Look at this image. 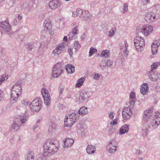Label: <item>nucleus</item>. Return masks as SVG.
Returning <instances> with one entry per match:
<instances>
[{"mask_svg":"<svg viewBox=\"0 0 160 160\" xmlns=\"http://www.w3.org/2000/svg\"><path fill=\"white\" fill-rule=\"evenodd\" d=\"M8 79V77L6 75L3 74L2 76H0V85L2 84V83L3 81L7 80Z\"/></svg>","mask_w":160,"mask_h":160,"instance_id":"58836bf2","label":"nucleus"},{"mask_svg":"<svg viewBox=\"0 0 160 160\" xmlns=\"http://www.w3.org/2000/svg\"><path fill=\"white\" fill-rule=\"evenodd\" d=\"M43 25L44 28L48 31H50L52 27L51 22L49 20H45L43 23Z\"/></svg>","mask_w":160,"mask_h":160,"instance_id":"bb28decb","label":"nucleus"},{"mask_svg":"<svg viewBox=\"0 0 160 160\" xmlns=\"http://www.w3.org/2000/svg\"><path fill=\"white\" fill-rule=\"evenodd\" d=\"M79 116L75 113H72L69 116V118L67 117L65 118L64 122V125L68 127H71L75 121L79 118Z\"/></svg>","mask_w":160,"mask_h":160,"instance_id":"20e7f679","label":"nucleus"},{"mask_svg":"<svg viewBox=\"0 0 160 160\" xmlns=\"http://www.w3.org/2000/svg\"><path fill=\"white\" fill-rule=\"evenodd\" d=\"M41 103L39 98H35L32 101L31 104L36 106H41Z\"/></svg>","mask_w":160,"mask_h":160,"instance_id":"f704fd0d","label":"nucleus"},{"mask_svg":"<svg viewBox=\"0 0 160 160\" xmlns=\"http://www.w3.org/2000/svg\"><path fill=\"white\" fill-rule=\"evenodd\" d=\"M100 75L101 74H99L95 73L94 75L93 78L94 79L98 80L99 79Z\"/></svg>","mask_w":160,"mask_h":160,"instance_id":"864d4df0","label":"nucleus"},{"mask_svg":"<svg viewBox=\"0 0 160 160\" xmlns=\"http://www.w3.org/2000/svg\"><path fill=\"white\" fill-rule=\"evenodd\" d=\"M59 143L57 141L49 140L43 145L44 150L48 153L53 154L56 152L59 148Z\"/></svg>","mask_w":160,"mask_h":160,"instance_id":"f03ea898","label":"nucleus"},{"mask_svg":"<svg viewBox=\"0 0 160 160\" xmlns=\"http://www.w3.org/2000/svg\"><path fill=\"white\" fill-rule=\"evenodd\" d=\"M149 89L147 83H144L140 88L141 93L143 95L147 94Z\"/></svg>","mask_w":160,"mask_h":160,"instance_id":"f3484780","label":"nucleus"},{"mask_svg":"<svg viewBox=\"0 0 160 160\" xmlns=\"http://www.w3.org/2000/svg\"><path fill=\"white\" fill-rule=\"evenodd\" d=\"M30 107L32 110L36 112H38L41 109V106H36L30 104Z\"/></svg>","mask_w":160,"mask_h":160,"instance_id":"c756f323","label":"nucleus"},{"mask_svg":"<svg viewBox=\"0 0 160 160\" xmlns=\"http://www.w3.org/2000/svg\"><path fill=\"white\" fill-rule=\"evenodd\" d=\"M85 79V78L82 77L78 80L76 85V87L77 88L80 87L82 85Z\"/></svg>","mask_w":160,"mask_h":160,"instance_id":"7c9ffc66","label":"nucleus"},{"mask_svg":"<svg viewBox=\"0 0 160 160\" xmlns=\"http://www.w3.org/2000/svg\"><path fill=\"white\" fill-rule=\"evenodd\" d=\"M136 100L135 93L134 92H131L129 95V107L131 108H133Z\"/></svg>","mask_w":160,"mask_h":160,"instance_id":"4468645a","label":"nucleus"},{"mask_svg":"<svg viewBox=\"0 0 160 160\" xmlns=\"http://www.w3.org/2000/svg\"><path fill=\"white\" fill-rule=\"evenodd\" d=\"M53 131H54V130H53V129L52 128V127H51L50 126H49L48 129V131L50 133H51V132H53Z\"/></svg>","mask_w":160,"mask_h":160,"instance_id":"338daca9","label":"nucleus"},{"mask_svg":"<svg viewBox=\"0 0 160 160\" xmlns=\"http://www.w3.org/2000/svg\"><path fill=\"white\" fill-rule=\"evenodd\" d=\"M150 0H141L142 3L143 5H146L147 3H149Z\"/></svg>","mask_w":160,"mask_h":160,"instance_id":"6e6d98bb","label":"nucleus"},{"mask_svg":"<svg viewBox=\"0 0 160 160\" xmlns=\"http://www.w3.org/2000/svg\"><path fill=\"white\" fill-rule=\"evenodd\" d=\"M113 62L112 60H111L110 59H108L107 60L106 64L107 66L108 67H111L112 65Z\"/></svg>","mask_w":160,"mask_h":160,"instance_id":"49530a36","label":"nucleus"},{"mask_svg":"<svg viewBox=\"0 0 160 160\" xmlns=\"http://www.w3.org/2000/svg\"><path fill=\"white\" fill-rule=\"evenodd\" d=\"M97 50L96 49L92 47L91 48L89 51V57H90L91 56L95 53L97 52Z\"/></svg>","mask_w":160,"mask_h":160,"instance_id":"4c0bfd02","label":"nucleus"},{"mask_svg":"<svg viewBox=\"0 0 160 160\" xmlns=\"http://www.w3.org/2000/svg\"><path fill=\"white\" fill-rule=\"evenodd\" d=\"M144 18L146 21L148 22H150L153 21H155L156 20L155 15L151 13H146L145 15Z\"/></svg>","mask_w":160,"mask_h":160,"instance_id":"2eb2a0df","label":"nucleus"},{"mask_svg":"<svg viewBox=\"0 0 160 160\" xmlns=\"http://www.w3.org/2000/svg\"><path fill=\"white\" fill-rule=\"evenodd\" d=\"M160 65V62H157L153 63L151 66V70H154Z\"/></svg>","mask_w":160,"mask_h":160,"instance_id":"c9c22d12","label":"nucleus"},{"mask_svg":"<svg viewBox=\"0 0 160 160\" xmlns=\"http://www.w3.org/2000/svg\"><path fill=\"white\" fill-rule=\"evenodd\" d=\"M148 76L149 79L152 81L160 80V74L154 70H151L149 71L148 73Z\"/></svg>","mask_w":160,"mask_h":160,"instance_id":"9d476101","label":"nucleus"},{"mask_svg":"<svg viewBox=\"0 0 160 160\" xmlns=\"http://www.w3.org/2000/svg\"><path fill=\"white\" fill-rule=\"evenodd\" d=\"M53 129V130H55L57 127L55 123L52 124V125L50 126Z\"/></svg>","mask_w":160,"mask_h":160,"instance_id":"0e129e2a","label":"nucleus"},{"mask_svg":"<svg viewBox=\"0 0 160 160\" xmlns=\"http://www.w3.org/2000/svg\"><path fill=\"white\" fill-rule=\"evenodd\" d=\"M13 22L15 24H17L19 22V21H18L17 19H15L13 20Z\"/></svg>","mask_w":160,"mask_h":160,"instance_id":"774afa93","label":"nucleus"},{"mask_svg":"<svg viewBox=\"0 0 160 160\" xmlns=\"http://www.w3.org/2000/svg\"><path fill=\"white\" fill-rule=\"evenodd\" d=\"M152 45H154L155 47H158V46L160 45V40H157L154 41Z\"/></svg>","mask_w":160,"mask_h":160,"instance_id":"c03bdc74","label":"nucleus"},{"mask_svg":"<svg viewBox=\"0 0 160 160\" xmlns=\"http://www.w3.org/2000/svg\"><path fill=\"white\" fill-rule=\"evenodd\" d=\"M110 54V52L108 50H105L102 51L99 56L105 58H108Z\"/></svg>","mask_w":160,"mask_h":160,"instance_id":"c85d7f7f","label":"nucleus"},{"mask_svg":"<svg viewBox=\"0 0 160 160\" xmlns=\"http://www.w3.org/2000/svg\"><path fill=\"white\" fill-rule=\"evenodd\" d=\"M61 4V2L59 0H52L49 3V7L52 9H55L60 7Z\"/></svg>","mask_w":160,"mask_h":160,"instance_id":"ddd939ff","label":"nucleus"},{"mask_svg":"<svg viewBox=\"0 0 160 160\" xmlns=\"http://www.w3.org/2000/svg\"><path fill=\"white\" fill-rule=\"evenodd\" d=\"M28 117L25 114L20 115L18 116V117L17 118L20 119L19 122L21 124H24L27 121Z\"/></svg>","mask_w":160,"mask_h":160,"instance_id":"412c9836","label":"nucleus"},{"mask_svg":"<svg viewBox=\"0 0 160 160\" xmlns=\"http://www.w3.org/2000/svg\"><path fill=\"white\" fill-rule=\"evenodd\" d=\"M72 16L74 17H76L78 16L77 12V11H74L72 12Z\"/></svg>","mask_w":160,"mask_h":160,"instance_id":"680f3d73","label":"nucleus"},{"mask_svg":"<svg viewBox=\"0 0 160 160\" xmlns=\"http://www.w3.org/2000/svg\"><path fill=\"white\" fill-rule=\"evenodd\" d=\"M63 68L60 63L56 64L53 68L52 75L54 78L59 77L63 72Z\"/></svg>","mask_w":160,"mask_h":160,"instance_id":"423d86ee","label":"nucleus"},{"mask_svg":"<svg viewBox=\"0 0 160 160\" xmlns=\"http://www.w3.org/2000/svg\"><path fill=\"white\" fill-rule=\"evenodd\" d=\"M68 51L70 56L72 57L73 55L72 48L71 47L69 48L68 49Z\"/></svg>","mask_w":160,"mask_h":160,"instance_id":"5fc2aeb1","label":"nucleus"},{"mask_svg":"<svg viewBox=\"0 0 160 160\" xmlns=\"http://www.w3.org/2000/svg\"><path fill=\"white\" fill-rule=\"evenodd\" d=\"M86 17L85 18H83L84 20H87L88 21L89 19H90V18H91V16L90 15V14L89 13L88 14V15L86 16Z\"/></svg>","mask_w":160,"mask_h":160,"instance_id":"13d9d810","label":"nucleus"},{"mask_svg":"<svg viewBox=\"0 0 160 160\" xmlns=\"http://www.w3.org/2000/svg\"><path fill=\"white\" fill-rule=\"evenodd\" d=\"M25 47L29 51H31L33 49L32 45L30 43H27L25 44Z\"/></svg>","mask_w":160,"mask_h":160,"instance_id":"ea45409f","label":"nucleus"},{"mask_svg":"<svg viewBox=\"0 0 160 160\" xmlns=\"http://www.w3.org/2000/svg\"><path fill=\"white\" fill-rule=\"evenodd\" d=\"M86 149L87 153L89 154H92L95 152L96 148L93 145H89L87 146Z\"/></svg>","mask_w":160,"mask_h":160,"instance_id":"393cba45","label":"nucleus"},{"mask_svg":"<svg viewBox=\"0 0 160 160\" xmlns=\"http://www.w3.org/2000/svg\"><path fill=\"white\" fill-rule=\"evenodd\" d=\"M131 107L124 108L122 112V115L123 120L127 121L130 119L131 115H132V112Z\"/></svg>","mask_w":160,"mask_h":160,"instance_id":"0eeeda50","label":"nucleus"},{"mask_svg":"<svg viewBox=\"0 0 160 160\" xmlns=\"http://www.w3.org/2000/svg\"><path fill=\"white\" fill-rule=\"evenodd\" d=\"M76 10L77 12L78 16L81 17L83 12V11L80 8L77 9Z\"/></svg>","mask_w":160,"mask_h":160,"instance_id":"8fccbe9b","label":"nucleus"},{"mask_svg":"<svg viewBox=\"0 0 160 160\" xmlns=\"http://www.w3.org/2000/svg\"><path fill=\"white\" fill-rule=\"evenodd\" d=\"M117 147L115 142L110 141L107 146V150L109 153H113L116 151Z\"/></svg>","mask_w":160,"mask_h":160,"instance_id":"9b49d317","label":"nucleus"},{"mask_svg":"<svg viewBox=\"0 0 160 160\" xmlns=\"http://www.w3.org/2000/svg\"><path fill=\"white\" fill-rule=\"evenodd\" d=\"M89 12L88 11L83 10V12L81 17L82 18L83 20H84L83 18H85L86 17V16H87Z\"/></svg>","mask_w":160,"mask_h":160,"instance_id":"a18cd8bd","label":"nucleus"},{"mask_svg":"<svg viewBox=\"0 0 160 160\" xmlns=\"http://www.w3.org/2000/svg\"><path fill=\"white\" fill-rule=\"evenodd\" d=\"M40 121V119H38L36 123V125L34 126L33 128V129L34 130H35L36 128H38V127L40 126V124L39 123V122Z\"/></svg>","mask_w":160,"mask_h":160,"instance_id":"09e8293b","label":"nucleus"},{"mask_svg":"<svg viewBox=\"0 0 160 160\" xmlns=\"http://www.w3.org/2000/svg\"><path fill=\"white\" fill-rule=\"evenodd\" d=\"M75 35H76L72 32H69L68 35L69 39L70 40L74 39L75 38Z\"/></svg>","mask_w":160,"mask_h":160,"instance_id":"de8ad7c7","label":"nucleus"},{"mask_svg":"<svg viewBox=\"0 0 160 160\" xmlns=\"http://www.w3.org/2000/svg\"><path fill=\"white\" fill-rule=\"evenodd\" d=\"M21 126L19 121L15 120L13 121L12 127L14 130L17 131L19 129Z\"/></svg>","mask_w":160,"mask_h":160,"instance_id":"4be33fe9","label":"nucleus"},{"mask_svg":"<svg viewBox=\"0 0 160 160\" xmlns=\"http://www.w3.org/2000/svg\"><path fill=\"white\" fill-rule=\"evenodd\" d=\"M116 31V28H112L109 32V37L113 36L115 34Z\"/></svg>","mask_w":160,"mask_h":160,"instance_id":"37998d69","label":"nucleus"},{"mask_svg":"<svg viewBox=\"0 0 160 160\" xmlns=\"http://www.w3.org/2000/svg\"><path fill=\"white\" fill-rule=\"evenodd\" d=\"M35 154L33 152L30 151L28 152L26 160H34Z\"/></svg>","mask_w":160,"mask_h":160,"instance_id":"2f4dec72","label":"nucleus"},{"mask_svg":"<svg viewBox=\"0 0 160 160\" xmlns=\"http://www.w3.org/2000/svg\"><path fill=\"white\" fill-rule=\"evenodd\" d=\"M152 51L153 54H154L157 52V51L158 48L155 47L154 45H152L151 46Z\"/></svg>","mask_w":160,"mask_h":160,"instance_id":"a19ab883","label":"nucleus"},{"mask_svg":"<svg viewBox=\"0 0 160 160\" xmlns=\"http://www.w3.org/2000/svg\"><path fill=\"white\" fill-rule=\"evenodd\" d=\"M130 125L128 124H125L122 126L119 130V133L123 134L128 132L129 129Z\"/></svg>","mask_w":160,"mask_h":160,"instance_id":"a211bd4d","label":"nucleus"},{"mask_svg":"<svg viewBox=\"0 0 160 160\" xmlns=\"http://www.w3.org/2000/svg\"><path fill=\"white\" fill-rule=\"evenodd\" d=\"M41 93L43 97L50 96L48 91L45 88H42L41 90Z\"/></svg>","mask_w":160,"mask_h":160,"instance_id":"72a5a7b5","label":"nucleus"},{"mask_svg":"<svg viewBox=\"0 0 160 160\" xmlns=\"http://www.w3.org/2000/svg\"><path fill=\"white\" fill-rule=\"evenodd\" d=\"M88 113L87 108L84 106L81 107L78 110V114L81 116H84Z\"/></svg>","mask_w":160,"mask_h":160,"instance_id":"a878e982","label":"nucleus"},{"mask_svg":"<svg viewBox=\"0 0 160 160\" xmlns=\"http://www.w3.org/2000/svg\"><path fill=\"white\" fill-rule=\"evenodd\" d=\"M30 103V102L24 101L22 102V104L25 106H27Z\"/></svg>","mask_w":160,"mask_h":160,"instance_id":"bf43d9fd","label":"nucleus"},{"mask_svg":"<svg viewBox=\"0 0 160 160\" xmlns=\"http://www.w3.org/2000/svg\"><path fill=\"white\" fill-rule=\"evenodd\" d=\"M72 32L76 35L77 34L78 32V27L76 26L73 28Z\"/></svg>","mask_w":160,"mask_h":160,"instance_id":"3c124183","label":"nucleus"},{"mask_svg":"<svg viewBox=\"0 0 160 160\" xmlns=\"http://www.w3.org/2000/svg\"><path fill=\"white\" fill-rule=\"evenodd\" d=\"M134 44L138 51L141 52L143 50L145 45V42L143 39L139 36L136 37L134 40Z\"/></svg>","mask_w":160,"mask_h":160,"instance_id":"39448f33","label":"nucleus"},{"mask_svg":"<svg viewBox=\"0 0 160 160\" xmlns=\"http://www.w3.org/2000/svg\"><path fill=\"white\" fill-rule=\"evenodd\" d=\"M124 44L125 46L123 45L120 46V48L124 53V55L125 56H127L128 55V52L127 50V48L128 47V44L126 41H125Z\"/></svg>","mask_w":160,"mask_h":160,"instance_id":"aec40b11","label":"nucleus"},{"mask_svg":"<svg viewBox=\"0 0 160 160\" xmlns=\"http://www.w3.org/2000/svg\"><path fill=\"white\" fill-rule=\"evenodd\" d=\"M65 43H62L58 44L56 48L53 51V53L55 55H59L61 53L62 51H64L65 49Z\"/></svg>","mask_w":160,"mask_h":160,"instance_id":"f8f14e48","label":"nucleus"},{"mask_svg":"<svg viewBox=\"0 0 160 160\" xmlns=\"http://www.w3.org/2000/svg\"><path fill=\"white\" fill-rule=\"evenodd\" d=\"M128 10V5L127 3L124 4V6L123 7V10L124 12H126Z\"/></svg>","mask_w":160,"mask_h":160,"instance_id":"4d7b16f0","label":"nucleus"},{"mask_svg":"<svg viewBox=\"0 0 160 160\" xmlns=\"http://www.w3.org/2000/svg\"><path fill=\"white\" fill-rule=\"evenodd\" d=\"M90 96V94L88 91L84 90H82L78 97L79 102H83L86 99H88Z\"/></svg>","mask_w":160,"mask_h":160,"instance_id":"6e6552de","label":"nucleus"},{"mask_svg":"<svg viewBox=\"0 0 160 160\" xmlns=\"http://www.w3.org/2000/svg\"><path fill=\"white\" fill-rule=\"evenodd\" d=\"M77 132L82 136H84L85 134V129L83 125L80 123L78 124L77 127Z\"/></svg>","mask_w":160,"mask_h":160,"instance_id":"dca6fc26","label":"nucleus"},{"mask_svg":"<svg viewBox=\"0 0 160 160\" xmlns=\"http://www.w3.org/2000/svg\"><path fill=\"white\" fill-rule=\"evenodd\" d=\"M74 45L76 51H78L81 47V45L78 41L75 42Z\"/></svg>","mask_w":160,"mask_h":160,"instance_id":"79ce46f5","label":"nucleus"},{"mask_svg":"<svg viewBox=\"0 0 160 160\" xmlns=\"http://www.w3.org/2000/svg\"><path fill=\"white\" fill-rule=\"evenodd\" d=\"M34 3L33 1L30 2L27 5V7L26 8V10L27 11H30L33 8Z\"/></svg>","mask_w":160,"mask_h":160,"instance_id":"e433bc0d","label":"nucleus"},{"mask_svg":"<svg viewBox=\"0 0 160 160\" xmlns=\"http://www.w3.org/2000/svg\"><path fill=\"white\" fill-rule=\"evenodd\" d=\"M113 112H111L110 114L109 115V117L111 119H113L114 118Z\"/></svg>","mask_w":160,"mask_h":160,"instance_id":"e2e57ef3","label":"nucleus"},{"mask_svg":"<svg viewBox=\"0 0 160 160\" xmlns=\"http://www.w3.org/2000/svg\"><path fill=\"white\" fill-rule=\"evenodd\" d=\"M74 140L72 138H68L64 142V144L65 147L71 146L73 144Z\"/></svg>","mask_w":160,"mask_h":160,"instance_id":"5701e85b","label":"nucleus"},{"mask_svg":"<svg viewBox=\"0 0 160 160\" xmlns=\"http://www.w3.org/2000/svg\"><path fill=\"white\" fill-rule=\"evenodd\" d=\"M153 107H151L145 111L143 115V120L145 122L148 121L150 118L152 119L149 126V128L151 129H155L160 124V117H158L160 113L158 112L153 113Z\"/></svg>","mask_w":160,"mask_h":160,"instance_id":"f257e3e1","label":"nucleus"},{"mask_svg":"<svg viewBox=\"0 0 160 160\" xmlns=\"http://www.w3.org/2000/svg\"><path fill=\"white\" fill-rule=\"evenodd\" d=\"M19 0H10L9 2V4L11 6H13V5L18 1Z\"/></svg>","mask_w":160,"mask_h":160,"instance_id":"603ef678","label":"nucleus"},{"mask_svg":"<svg viewBox=\"0 0 160 160\" xmlns=\"http://www.w3.org/2000/svg\"><path fill=\"white\" fill-rule=\"evenodd\" d=\"M152 30V27L148 25H143L140 28L141 32L146 36L149 34Z\"/></svg>","mask_w":160,"mask_h":160,"instance_id":"1a4fd4ad","label":"nucleus"},{"mask_svg":"<svg viewBox=\"0 0 160 160\" xmlns=\"http://www.w3.org/2000/svg\"><path fill=\"white\" fill-rule=\"evenodd\" d=\"M48 152L44 151L42 153H40L39 154V158L38 160H46L47 158L48 157Z\"/></svg>","mask_w":160,"mask_h":160,"instance_id":"cd10ccee","label":"nucleus"},{"mask_svg":"<svg viewBox=\"0 0 160 160\" xmlns=\"http://www.w3.org/2000/svg\"><path fill=\"white\" fill-rule=\"evenodd\" d=\"M44 99V103L47 106H49L50 103L51 97L46 96L45 97H43Z\"/></svg>","mask_w":160,"mask_h":160,"instance_id":"473e14b6","label":"nucleus"},{"mask_svg":"<svg viewBox=\"0 0 160 160\" xmlns=\"http://www.w3.org/2000/svg\"><path fill=\"white\" fill-rule=\"evenodd\" d=\"M0 26L6 32H8L11 29V26L10 24L6 22H2Z\"/></svg>","mask_w":160,"mask_h":160,"instance_id":"6ab92c4d","label":"nucleus"},{"mask_svg":"<svg viewBox=\"0 0 160 160\" xmlns=\"http://www.w3.org/2000/svg\"><path fill=\"white\" fill-rule=\"evenodd\" d=\"M66 69L68 73H72L75 72V68L71 64H68L66 66Z\"/></svg>","mask_w":160,"mask_h":160,"instance_id":"b1692460","label":"nucleus"},{"mask_svg":"<svg viewBox=\"0 0 160 160\" xmlns=\"http://www.w3.org/2000/svg\"><path fill=\"white\" fill-rule=\"evenodd\" d=\"M22 92L21 84L17 83L12 88L11 91V101L12 103L16 102Z\"/></svg>","mask_w":160,"mask_h":160,"instance_id":"7ed1b4c3","label":"nucleus"},{"mask_svg":"<svg viewBox=\"0 0 160 160\" xmlns=\"http://www.w3.org/2000/svg\"><path fill=\"white\" fill-rule=\"evenodd\" d=\"M114 120H114L113 121H112L111 122L110 124L112 125H114L115 124H116L118 123V122L117 121H115Z\"/></svg>","mask_w":160,"mask_h":160,"instance_id":"69168bd1","label":"nucleus"},{"mask_svg":"<svg viewBox=\"0 0 160 160\" xmlns=\"http://www.w3.org/2000/svg\"><path fill=\"white\" fill-rule=\"evenodd\" d=\"M14 158H15L16 159H17L19 158V155L17 152H14L13 153Z\"/></svg>","mask_w":160,"mask_h":160,"instance_id":"052dcab7","label":"nucleus"}]
</instances>
